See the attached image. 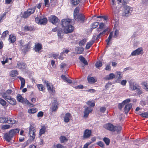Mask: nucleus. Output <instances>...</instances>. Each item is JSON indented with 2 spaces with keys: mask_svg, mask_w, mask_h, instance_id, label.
I'll return each mask as SVG.
<instances>
[{
  "mask_svg": "<svg viewBox=\"0 0 148 148\" xmlns=\"http://www.w3.org/2000/svg\"><path fill=\"white\" fill-rule=\"evenodd\" d=\"M36 132L34 128L31 125L30 126L29 130V135L30 137L32 138V140H34V139L35 135V132Z\"/></svg>",
  "mask_w": 148,
  "mask_h": 148,
  "instance_id": "6e6552de",
  "label": "nucleus"
},
{
  "mask_svg": "<svg viewBox=\"0 0 148 148\" xmlns=\"http://www.w3.org/2000/svg\"><path fill=\"white\" fill-rule=\"evenodd\" d=\"M92 109H91L90 107H86L84 110V117L85 118L87 117L90 113L92 112Z\"/></svg>",
  "mask_w": 148,
  "mask_h": 148,
  "instance_id": "ddd939ff",
  "label": "nucleus"
},
{
  "mask_svg": "<svg viewBox=\"0 0 148 148\" xmlns=\"http://www.w3.org/2000/svg\"><path fill=\"white\" fill-rule=\"evenodd\" d=\"M75 49L76 51V54H79L82 53L84 50V48L82 47H77L75 48Z\"/></svg>",
  "mask_w": 148,
  "mask_h": 148,
  "instance_id": "aec40b11",
  "label": "nucleus"
},
{
  "mask_svg": "<svg viewBox=\"0 0 148 148\" xmlns=\"http://www.w3.org/2000/svg\"><path fill=\"white\" fill-rule=\"evenodd\" d=\"M95 65L97 68H99L102 66V62L100 60L97 61L95 63Z\"/></svg>",
  "mask_w": 148,
  "mask_h": 148,
  "instance_id": "79ce46f5",
  "label": "nucleus"
},
{
  "mask_svg": "<svg viewBox=\"0 0 148 148\" xmlns=\"http://www.w3.org/2000/svg\"><path fill=\"white\" fill-rule=\"evenodd\" d=\"M103 140L106 145L108 146L110 144V139L108 138L104 137Z\"/></svg>",
  "mask_w": 148,
  "mask_h": 148,
  "instance_id": "f704fd0d",
  "label": "nucleus"
},
{
  "mask_svg": "<svg viewBox=\"0 0 148 148\" xmlns=\"http://www.w3.org/2000/svg\"><path fill=\"white\" fill-rule=\"evenodd\" d=\"M0 104L3 106H5L6 105V102L4 100L0 98Z\"/></svg>",
  "mask_w": 148,
  "mask_h": 148,
  "instance_id": "6e6d98bb",
  "label": "nucleus"
},
{
  "mask_svg": "<svg viewBox=\"0 0 148 148\" xmlns=\"http://www.w3.org/2000/svg\"><path fill=\"white\" fill-rule=\"evenodd\" d=\"M94 43V41L92 40V39L91 40L88 42L85 47L86 49H89Z\"/></svg>",
  "mask_w": 148,
  "mask_h": 148,
  "instance_id": "cd10ccee",
  "label": "nucleus"
},
{
  "mask_svg": "<svg viewBox=\"0 0 148 148\" xmlns=\"http://www.w3.org/2000/svg\"><path fill=\"white\" fill-rule=\"evenodd\" d=\"M71 116V114L70 113H66L64 117V121L66 123L69 122L70 121V118Z\"/></svg>",
  "mask_w": 148,
  "mask_h": 148,
  "instance_id": "a211bd4d",
  "label": "nucleus"
},
{
  "mask_svg": "<svg viewBox=\"0 0 148 148\" xmlns=\"http://www.w3.org/2000/svg\"><path fill=\"white\" fill-rule=\"evenodd\" d=\"M92 134L91 130L86 129L84 132L83 137L84 138H88L90 137Z\"/></svg>",
  "mask_w": 148,
  "mask_h": 148,
  "instance_id": "4468645a",
  "label": "nucleus"
},
{
  "mask_svg": "<svg viewBox=\"0 0 148 148\" xmlns=\"http://www.w3.org/2000/svg\"><path fill=\"white\" fill-rule=\"evenodd\" d=\"M15 121L13 119L7 117L6 123L13 124L15 123Z\"/></svg>",
  "mask_w": 148,
  "mask_h": 148,
  "instance_id": "c85d7f7f",
  "label": "nucleus"
},
{
  "mask_svg": "<svg viewBox=\"0 0 148 148\" xmlns=\"http://www.w3.org/2000/svg\"><path fill=\"white\" fill-rule=\"evenodd\" d=\"M140 103L142 106H143L146 105L147 102L146 101L142 100L140 101Z\"/></svg>",
  "mask_w": 148,
  "mask_h": 148,
  "instance_id": "338daca9",
  "label": "nucleus"
},
{
  "mask_svg": "<svg viewBox=\"0 0 148 148\" xmlns=\"http://www.w3.org/2000/svg\"><path fill=\"white\" fill-rule=\"evenodd\" d=\"M38 24L40 25H45L47 23L48 20L46 17H45L43 18L39 19L38 17Z\"/></svg>",
  "mask_w": 148,
  "mask_h": 148,
  "instance_id": "2eb2a0df",
  "label": "nucleus"
},
{
  "mask_svg": "<svg viewBox=\"0 0 148 148\" xmlns=\"http://www.w3.org/2000/svg\"><path fill=\"white\" fill-rule=\"evenodd\" d=\"M18 78L21 81V85L20 86V88H22L25 85V79L24 78L20 76L18 77Z\"/></svg>",
  "mask_w": 148,
  "mask_h": 148,
  "instance_id": "393cba45",
  "label": "nucleus"
},
{
  "mask_svg": "<svg viewBox=\"0 0 148 148\" xmlns=\"http://www.w3.org/2000/svg\"><path fill=\"white\" fill-rule=\"evenodd\" d=\"M99 22H95L90 25L91 28L90 29V32H92L93 29H95L99 25Z\"/></svg>",
  "mask_w": 148,
  "mask_h": 148,
  "instance_id": "412c9836",
  "label": "nucleus"
},
{
  "mask_svg": "<svg viewBox=\"0 0 148 148\" xmlns=\"http://www.w3.org/2000/svg\"><path fill=\"white\" fill-rule=\"evenodd\" d=\"M96 35H93L92 36V40L94 41V42H95V41L96 40H99L100 38V36L99 34H98L97 36L96 37V38H95V37H96Z\"/></svg>",
  "mask_w": 148,
  "mask_h": 148,
  "instance_id": "de8ad7c7",
  "label": "nucleus"
},
{
  "mask_svg": "<svg viewBox=\"0 0 148 148\" xmlns=\"http://www.w3.org/2000/svg\"><path fill=\"white\" fill-rule=\"evenodd\" d=\"M24 28L25 30L29 32L32 31L34 29L33 27L27 26H25Z\"/></svg>",
  "mask_w": 148,
  "mask_h": 148,
  "instance_id": "ea45409f",
  "label": "nucleus"
},
{
  "mask_svg": "<svg viewBox=\"0 0 148 148\" xmlns=\"http://www.w3.org/2000/svg\"><path fill=\"white\" fill-rule=\"evenodd\" d=\"M113 32L112 31L110 32L109 35L108 37V38L106 40H108L111 41V40L113 36Z\"/></svg>",
  "mask_w": 148,
  "mask_h": 148,
  "instance_id": "864d4df0",
  "label": "nucleus"
},
{
  "mask_svg": "<svg viewBox=\"0 0 148 148\" xmlns=\"http://www.w3.org/2000/svg\"><path fill=\"white\" fill-rule=\"evenodd\" d=\"M119 34V31L116 29L114 31V34L113 35V37L114 38H116L118 36Z\"/></svg>",
  "mask_w": 148,
  "mask_h": 148,
  "instance_id": "4d7b16f0",
  "label": "nucleus"
},
{
  "mask_svg": "<svg viewBox=\"0 0 148 148\" xmlns=\"http://www.w3.org/2000/svg\"><path fill=\"white\" fill-rule=\"evenodd\" d=\"M129 88L130 90L132 91H134L137 89L139 85L135 82L132 80H130L129 82Z\"/></svg>",
  "mask_w": 148,
  "mask_h": 148,
  "instance_id": "423d86ee",
  "label": "nucleus"
},
{
  "mask_svg": "<svg viewBox=\"0 0 148 148\" xmlns=\"http://www.w3.org/2000/svg\"><path fill=\"white\" fill-rule=\"evenodd\" d=\"M123 6L124 9L125 16H127L131 15L133 10L132 8L127 5H123Z\"/></svg>",
  "mask_w": 148,
  "mask_h": 148,
  "instance_id": "20e7f679",
  "label": "nucleus"
},
{
  "mask_svg": "<svg viewBox=\"0 0 148 148\" xmlns=\"http://www.w3.org/2000/svg\"><path fill=\"white\" fill-rule=\"evenodd\" d=\"M44 84H45L48 90L51 91L53 93H55V90L53 88V85H50V83L48 81L45 80L44 81Z\"/></svg>",
  "mask_w": 148,
  "mask_h": 148,
  "instance_id": "1a4fd4ad",
  "label": "nucleus"
},
{
  "mask_svg": "<svg viewBox=\"0 0 148 148\" xmlns=\"http://www.w3.org/2000/svg\"><path fill=\"white\" fill-rule=\"evenodd\" d=\"M103 127L105 129L112 132H116L118 133H120L122 128L120 125H114L111 123H107L103 125Z\"/></svg>",
  "mask_w": 148,
  "mask_h": 148,
  "instance_id": "f03ea898",
  "label": "nucleus"
},
{
  "mask_svg": "<svg viewBox=\"0 0 148 148\" xmlns=\"http://www.w3.org/2000/svg\"><path fill=\"white\" fill-rule=\"evenodd\" d=\"M18 42L19 44V46L20 49L21 47L25 45V41L23 40H21L18 41Z\"/></svg>",
  "mask_w": 148,
  "mask_h": 148,
  "instance_id": "49530a36",
  "label": "nucleus"
},
{
  "mask_svg": "<svg viewBox=\"0 0 148 148\" xmlns=\"http://www.w3.org/2000/svg\"><path fill=\"white\" fill-rule=\"evenodd\" d=\"M72 19L69 18L63 19L61 21V25L63 30L60 28L58 30L57 35L58 38L62 39L63 38L64 34H68L72 32L74 29V27L71 24Z\"/></svg>",
  "mask_w": 148,
  "mask_h": 148,
  "instance_id": "f257e3e1",
  "label": "nucleus"
},
{
  "mask_svg": "<svg viewBox=\"0 0 148 148\" xmlns=\"http://www.w3.org/2000/svg\"><path fill=\"white\" fill-rule=\"evenodd\" d=\"M51 55V57L54 59H57L58 57L59 56V54L58 53H53Z\"/></svg>",
  "mask_w": 148,
  "mask_h": 148,
  "instance_id": "bf43d9fd",
  "label": "nucleus"
},
{
  "mask_svg": "<svg viewBox=\"0 0 148 148\" xmlns=\"http://www.w3.org/2000/svg\"><path fill=\"white\" fill-rule=\"evenodd\" d=\"M9 42L10 43H14L16 40V36L13 34H11L9 36Z\"/></svg>",
  "mask_w": 148,
  "mask_h": 148,
  "instance_id": "6ab92c4d",
  "label": "nucleus"
},
{
  "mask_svg": "<svg viewBox=\"0 0 148 148\" xmlns=\"http://www.w3.org/2000/svg\"><path fill=\"white\" fill-rule=\"evenodd\" d=\"M59 139L60 143H62L66 142L68 140L65 136H61L59 138Z\"/></svg>",
  "mask_w": 148,
  "mask_h": 148,
  "instance_id": "5701e85b",
  "label": "nucleus"
},
{
  "mask_svg": "<svg viewBox=\"0 0 148 148\" xmlns=\"http://www.w3.org/2000/svg\"><path fill=\"white\" fill-rule=\"evenodd\" d=\"M6 14L4 13L0 15V23L5 18Z\"/></svg>",
  "mask_w": 148,
  "mask_h": 148,
  "instance_id": "3c124183",
  "label": "nucleus"
},
{
  "mask_svg": "<svg viewBox=\"0 0 148 148\" xmlns=\"http://www.w3.org/2000/svg\"><path fill=\"white\" fill-rule=\"evenodd\" d=\"M124 104L123 103V102H122V103H119L118 104V108L119 110H121L122 108L123 107V106H124Z\"/></svg>",
  "mask_w": 148,
  "mask_h": 148,
  "instance_id": "69168bd1",
  "label": "nucleus"
},
{
  "mask_svg": "<svg viewBox=\"0 0 148 148\" xmlns=\"http://www.w3.org/2000/svg\"><path fill=\"white\" fill-rule=\"evenodd\" d=\"M7 117H0V123H5L6 122Z\"/></svg>",
  "mask_w": 148,
  "mask_h": 148,
  "instance_id": "c03bdc74",
  "label": "nucleus"
},
{
  "mask_svg": "<svg viewBox=\"0 0 148 148\" xmlns=\"http://www.w3.org/2000/svg\"><path fill=\"white\" fill-rule=\"evenodd\" d=\"M17 67L18 69H20L22 71H24L26 67V65L25 63L20 62L19 61L17 63Z\"/></svg>",
  "mask_w": 148,
  "mask_h": 148,
  "instance_id": "f8f14e48",
  "label": "nucleus"
},
{
  "mask_svg": "<svg viewBox=\"0 0 148 148\" xmlns=\"http://www.w3.org/2000/svg\"><path fill=\"white\" fill-rule=\"evenodd\" d=\"M76 18L78 21H80L81 23H84L85 22L86 17L82 13H79L77 16Z\"/></svg>",
  "mask_w": 148,
  "mask_h": 148,
  "instance_id": "9d476101",
  "label": "nucleus"
},
{
  "mask_svg": "<svg viewBox=\"0 0 148 148\" xmlns=\"http://www.w3.org/2000/svg\"><path fill=\"white\" fill-rule=\"evenodd\" d=\"M48 20L49 22L54 25H56V23L58 22L59 19L56 16L51 15L48 17Z\"/></svg>",
  "mask_w": 148,
  "mask_h": 148,
  "instance_id": "39448f33",
  "label": "nucleus"
},
{
  "mask_svg": "<svg viewBox=\"0 0 148 148\" xmlns=\"http://www.w3.org/2000/svg\"><path fill=\"white\" fill-rule=\"evenodd\" d=\"M35 9L36 8H29L26 11L30 15L32 14L34 12Z\"/></svg>",
  "mask_w": 148,
  "mask_h": 148,
  "instance_id": "e433bc0d",
  "label": "nucleus"
},
{
  "mask_svg": "<svg viewBox=\"0 0 148 148\" xmlns=\"http://www.w3.org/2000/svg\"><path fill=\"white\" fill-rule=\"evenodd\" d=\"M46 130V127L45 126H43L41 127V128L40 129L39 133V137L41 135L45 133Z\"/></svg>",
  "mask_w": 148,
  "mask_h": 148,
  "instance_id": "c756f323",
  "label": "nucleus"
},
{
  "mask_svg": "<svg viewBox=\"0 0 148 148\" xmlns=\"http://www.w3.org/2000/svg\"><path fill=\"white\" fill-rule=\"evenodd\" d=\"M1 96L6 101L8 100V98H9L8 97L10 96L8 95L6 92L2 93Z\"/></svg>",
  "mask_w": 148,
  "mask_h": 148,
  "instance_id": "37998d69",
  "label": "nucleus"
},
{
  "mask_svg": "<svg viewBox=\"0 0 148 148\" xmlns=\"http://www.w3.org/2000/svg\"><path fill=\"white\" fill-rule=\"evenodd\" d=\"M87 80L88 82L90 84H94L96 82V80H95V78L92 77L88 76L87 77Z\"/></svg>",
  "mask_w": 148,
  "mask_h": 148,
  "instance_id": "bb28decb",
  "label": "nucleus"
},
{
  "mask_svg": "<svg viewBox=\"0 0 148 148\" xmlns=\"http://www.w3.org/2000/svg\"><path fill=\"white\" fill-rule=\"evenodd\" d=\"M51 5L52 7H54L56 5L58 4L56 0H53L52 1L50 2Z\"/></svg>",
  "mask_w": 148,
  "mask_h": 148,
  "instance_id": "8fccbe9b",
  "label": "nucleus"
},
{
  "mask_svg": "<svg viewBox=\"0 0 148 148\" xmlns=\"http://www.w3.org/2000/svg\"><path fill=\"white\" fill-rule=\"evenodd\" d=\"M9 33V32L8 30H6L4 31L1 37L2 39L4 40L5 38L6 37L7 35Z\"/></svg>",
  "mask_w": 148,
  "mask_h": 148,
  "instance_id": "4c0bfd02",
  "label": "nucleus"
},
{
  "mask_svg": "<svg viewBox=\"0 0 148 148\" xmlns=\"http://www.w3.org/2000/svg\"><path fill=\"white\" fill-rule=\"evenodd\" d=\"M42 48V45L39 43H38V53H41L43 52L42 50L41 49Z\"/></svg>",
  "mask_w": 148,
  "mask_h": 148,
  "instance_id": "72a5a7b5",
  "label": "nucleus"
},
{
  "mask_svg": "<svg viewBox=\"0 0 148 148\" xmlns=\"http://www.w3.org/2000/svg\"><path fill=\"white\" fill-rule=\"evenodd\" d=\"M79 8L78 7H76L74 10L73 17L74 19L75 20H74V21H75L77 19V16L78 15V14H79Z\"/></svg>",
  "mask_w": 148,
  "mask_h": 148,
  "instance_id": "b1692460",
  "label": "nucleus"
},
{
  "mask_svg": "<svg viewBox=\"0 0 148 148\" xmlns=\"http://www.w3.org/2000/svg\"><path fill=\"white\" fill-rule=\"evenodd\" d=\"M138 113L141 117L145 118H148V112H145L143 113H141V112H139Z\"/></svg>",
  "mask_w": 148,
  "mask_h": 148,
  "instance_id": "2f4dec72",
  "label": "nucleus"
},
{
  "mask_svg": "<svg viewBox=\"0 0 148 148\" xmlns=\"http://www.w3.org/2000/svg\"><path fill=\"white\" fill-rule=\"evenodd\" d=\"M44 3L45 6L47 7H49V0H44Z\"/></svg>",
  "mask_w": 148,
  "mask_h": 148,
  "instance_id": "774afa93",
  "label": "nucleus"
},
{
  "mask_svg": "<svg viewBox=\"0 0 148 148\" xmlns=\"http://www.w3.org/2000/svg\"><path fill=\"white\" fill-rule=\"evenodd\" d=\"M36 112V109L35 108H33L28 111V112L30 113H34Z\"/></svg>",
  "mask_w": 148,
  "mask_h": 148,
  "instance_id": "13d9d810",
  "label": "nucleus"
},
{
  "mask_svg": "<svg viewBox=\"0 0 148 148\" xmlns=\"http://www.w3.org/2000/svg\"><path fill=\"white\" fill-rule=\"evenodd\" d=\"M116 73H117V75L118 76V79L116 81V82H119L117 81V80H118V79H121V78L122 77V76H121V73L120 71H117L116 72Z\"/></svg>",
  "mask_w": 148,
  "mask_h": 148,
  "instance_id": "e2e57ef3",
  "label": "nucleus"
},
{
  "mask_svg": "<svg viewBox=\"0 0 148 148\" xmlns=\"http://www.w3.org/2000/svg\"><path fill=\"white\" fill-rule=\"evenodd\" d=\"M136 90H137V94L140 97V95L143 93V92L142 91V89L140 86H139L137 87V89Z\"/></svg>",
  "mask_w": 148,
  "mask_h": 148,
  "instance_id": "58836bf2",
  "label": "nucleus"
},
{
  "mask_svg": "<svg viewBox=\"0 0 148 148\" xmlns=\"http://www.w3.org/2000/svg\"><path fill=\"white\" fill-rule=\"evenodd\" d=\"M10 127V125H2V129L4 130L7 129L9 128Z\"/></svg>",
  "mask_w": 148,
  "mask_h": 148,
  "instance_id": "680f3d73",
  "label": "nucleus"
},
{
  "mask_svg": "<svg viewBox=\"0 0 148 148\" xmlns=\"http://www.w3.org/2000/svg\"><path fill=\"white\" fill-rule=\"evenodd\" d=\"M8 100H7L9 103L12 106H14L16 104V102L15 99L12 98L11 96L8 97Z\"/></svg>",
  "mask_w": 148,
  "mask_h": 148,
  "instance_id": "f3484780",
  "label": "nucleus"
},
{
  "mask_svg": "<svg viewBox=\"0 0 148 148\" xmlns=\"http://www.w3.org/2000/svg\"><path fill=\"white\" fill-rule=\"evenodd\" d=\"M24 102H25V104H27L30 107H33L34 106L33 104L30 103L29 101L27 99L25 101H24Z\"/></svg>",
  "mask_w": 148,
  "mask_h": 148,
  "instance_id": "052dcab7",
  "label": "nucleus"
},
{
  "mask_svg": "<svg viewBox=\"0 0 148 148\" xmlns=\"http://www.w3.org/2000/svg\"><path fill=\"white\" fill-rule=\"evenodd\" d=\"M30 15L26 11H25L22 15V16L24 18H26L28 17Z\"/></svg>",
  "mask_w": 148,
  "mask_h": 148,
  "instance_id": "5fc2aeb1",
  "label": "nucleus"
},
{
  "mask_svg": "<svg viewBox=\"0 0 148 148\" xmlns=\"http://www.w3.org/2000/svg\"><path fill=\"white\" fill-rule=\"evenodd\" d=\"M99 27H98V29H103L105 25L104 24L103 22H101L99 24Z\"/></svg>",
  "mask_w": 148,
  "mask_h": 148,
  "instance_id": "0e129e2a",
  "label": "nucleus"
},
{
  "mask_svg": "<svg viewBox=\"0 0 148 148\" xmlns=\"http://www.w3.org/2000/svg\"><path fill=\"white\" fill-rule=\"evenodd\" d=\"M17 99L19 102L23 103L24 102V98L20 94H18L17 96Z\"/></svg>",
  "mask_w": 148,
  "mask_h": 148,
  "instance_id": "7c9ffc66",
  "label": "nucleus"
},
{
  "mask_svg": "<svg viewBox=\"0 0 148 148\" xmlns=\"http://www.w3.org/2000/svg\"><path fill=\"white\" fill-rule=\"evenodd\" d=\"M19 129L18 128L11 130L8 133L4 134V138L7 142H10L14 136L16 134L19 133Z\"/></svg>",
  "mask_w": 148,
  "mask_h": 148,
  "instance_id": "7ed1b4c3",
  "label": "nucleus"
},
{
  "mask_svg": "<svg viewBox=\"0 0 148 148\" xmlns=\"http://www.w3.org/2000/svg\"><path fill=\"white\" fill-rule=\"evenodd\" d=\"M86 38H84L81 40H80L79 43V45L80 46H83L86 43Z\"/></svg>",
  "mask_w": 148,
  "mask_h": 148,
  "instance_id": "a19ab883",
  "label": "nucleus"
},
{
  "mask_svg": "<svg viewBox=\"0 0 148 148\" xmlns=\"http://www.w3.org/2000/svg\"><path fill=\"white\" fill-rule=\"evenodd\" d=\"M132 103H128L126 104L124 108V110L125 113L127 114L132 107Z\"/></svg>",
  "mask_w": 148,
  "mask_h": 148,
  "instance_id": "dca6fc26",
  "label": "nucleus"
},
{
  "mask_svg": "<svg viewBox=\"0 0 148 148\" xmlns=\"http://www.w3.org/2000/svg\"><path fill=\"white\" fill-rule=\"evenodd\" d=\"M143 49L142 47H139L136 50L133 51L129 56V57L138 55L141 53Z\"/></svg>",
  "mask_w": 148,
  "mask_h": 148,
  "instance_id": "0eeeda50",
  "label": "nucleus"
},
{
  "mask_svg": "<svg viewBox=\"0 0 148 148\" xmlns=\"http://www.w3.org/2000/svg\"><path fill=\"white\" fill-rule=\"evenodd\" d=\"M115 77V76L114 73H110L106 77H105V79L107 80H109L113 79Z\"/></svg>",
  "mask_w": 148,
  "mask_h": 148,
  "instance_id": "a878e982",
  "label": "nucleus"
},
{
  "mask_svg": "<svg viewBox=\"0 0 148 148\" xmlns=\"http://www.w3.org/2000/svg\"><path fill=\"white\" fill-rule=\"evenodd\" d=\"M131 101V99L130 98H128L125 100H124L122 101L124 105H126V104H128Z\"/></svg>",
  "mask_w": 148,
  "mask_h": 148,
  "instance_id": "603ef678",
  "label": "nucleus"
},
{
  "mask_svg": "<svg viewBox=\"0 0 148 148\" xmlns=\"http://www.w3.org/2000/svg\"><path fill=\"white\" fill-rule=\"evenodd\" d=\"M80 0H71L72 6H75L77 5L79 3Z\"/></svg>",
  "mask_w": 148,
  "mask_h": 148,
  "instance_id": "473e14b6",
  "label": "nucleus"
},
{
  "mask_svg": "<svg viewBox=\"0 0 148 148\" xmlns=\"http://www.w3.org/2000/svg\"><path fill=\"white\" fill-rule=\"evenodd\" d=\"M97 144L102 148H104V144L102 141H99L97 143Z\"/></svg>",
  "mask_w": 148,
  "mask_h": 148,
  "instance_id": "09e8293b",
  "label": "nucleus"
},
{
  "mask_svg": "<svg viewBox=\"0 0 148 148\" xmlns=\"http://www.w3.org/2000/svg\"><path fill=\"white\" fill-rule=\"evenodd\" d=\"M30 46L29 43H27L21 47L20 49L24 53H26L29 51Z\"/></svg>",
  "mask_w": 148,
  "mask_h": 148,
  "instance_id": "9b49d317",
  "label": "nucleus"
},
{
  "mask_svg": "<svg viewBox=\"0 0 148 148\" xmlns=\"http://www.w3.org/2000/svg\"><path fill=\"white\" fill-rule=\"evenodd\" d=\"M79 59L86 66L88 65V63L86 60L82 55H80L79 56Z\"/></svg>",
  "mask_w": 148,
  "mask_h": 148,
  "instance_id": "4be33fe9",
  "label": "nucleus"
},
{
  "mask_svg": "<svg viewBox=\"0 0 148 148\" xmlns=\"http://www.w3.org/2000/svg\"><path fill=\"white\" fill-rule=\"evenodd\" d=\"M38 88L39 89V91H43L45 89V88L43 85L41 84H38Z\"/></svg>",
  "mask_w": 148,
  "mask_h": 148,
  "instance_id": "a18cd8bd",
  "label": "nucleus"
},
{
  "mask_svg": "<svg viewBox=\"0 0 148 148\" xmlns=\"http://www.w3.org/2000/svg\"><path fill=\"white\" fill-rule=\"evenodd\" d=\"M18 75V72L16 70H12L10 72V74L11 77H13L15 76Z\"/></svg>",
  "mask_w": 148,
  "mask_h": 148,
  "instance_id": "c9c22d12",
  "label": "nucleus"
}]
</instances>
